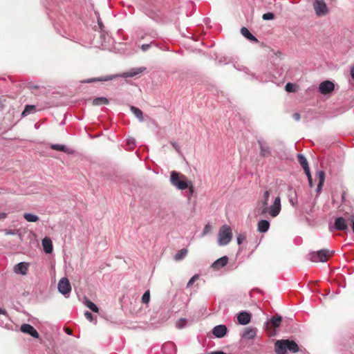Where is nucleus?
<instances>
[{
  "mask_svg": "<svg viewBox=\"0 0 354 354\" xmlns=\"http://www.w3.org/2000/svg\"><path fill=\"white\" fill-rule=\"evenodd\" d=\"M146 67H139V68H133L130 69L129 71L123 73L120 75H109L106 76H102L100 77H96V78H89L85 80H83L82 82L83 83H93L95 82H106L113 80L114 78L117 77H133L134 76H136L142 72L146 71Z\"/></svg>",
  "mask_w": 354,
  "mask_h": 354,
  "instance_id": "1",
  "label": "nucleus"
},
{
  "mask_svg": "<svg viewBox=\"0 0 354 354\" xmlns=\"http://www.w3.org/2000/svg\"><path fill=\"white\" fill-rule=\"evenodd\" d=\"M274 349L277 354H286L288 352L295 353L299 351L298 344L290 339L277 340Z\"/></svg>",
  "mask_w": 354,
  "mask_h": 354,
  "instance_id": "2",
  "label": "nucleus"
},
{
  "mask_svg": "<svg viewBox=\"0 0 354 354\" xmlns=\"http://www.w3.org/2000/svg\"><path fill=\"white\" fill-rule=\"evenodd\" d=\"M170 181L173 186L180 190L187 189L189 185V181L187 180V177L176 171L171 172Z\"/></svg>",
  "mask_w": 354,
  "mask_h": 354,
  "instance_id": "3",
  "label": "nucleus"
},
{
  "mask_svg": "<svg viewBox=\"0 0 354 354\" xmlns=\"http://www.w3.org/2000/svg\"><path fill=\"white\" fill-rule=\"evenodd\" d=\"M232 232L230 227L227 225H223L218 234V244L220 246L227 245L232 240Z\"/></svg>",
  "mask_w": 354,
  "mask_h": 354,
  "instance_id": "4",
  "label": "nucleus"
},
{
  "mask_svg": "<svg viewBox=\"0 0 354 354\" xmlns=\"http://www.w3.org/2000/svg\"><path fill=\"white\" fill-rule=\"evenodd\" d=\"M334 250L322 249L316 252L309 253L310 260L313 262H326L329 256L334 254Z\"/></svg>",
  "mask_w": 354,
  "mask_h": 354,
  "instance_id": "5",
  "label": "nucleus"
},
{
  "mask_svg": "<svg viewBox=\"0 0 354 354\" xmlns=\"http://www.w3.org/2000/svg\"><path fill=\"white\" fill-rule=\"evenodd\" d=\"M281 209V198L279 196H277L274 200L272 205L270 206L267 205V208L263 207L261 209V213L268 214L272 217H276L277 216Z\"/></svg>",
  "mask_w": 354,
  "mask_h": 354,
  "instance_id": "6",
  "label": "nucleus"
},
{
  "mask_svg": "<svg viewBox=\"0 0 354 354\" xmlns=\"http://www.w3.org/2000/svg\"><path fill=\"white\" fill-rule=\"evenodd\" d=\"M58 290L59 292L65 296L68 297L71 291V286L68 279L66 277L62 278L58 283Z\"/></svg>",
  "mask_w": 354,
  "mask_h": 354,
  "instance_id": "7",
  "label": "nucleus"
},
{
  "mask_svg": "<svg viewBox=\"0 0 354 354\" xmlns=\"http://www.w3.org/2000/svg\"><path fill=\"white\" fill-rule=\"evenodd\" d=\"M257 143L260 148V156L266 157L271 153V149L268 144L261 137L257 138Z\"/></svg>",
  "mask_w": 354,
  "mask_h": 354,
  "instance_id": "8",
  "label": "nucleus"
},
{
  "mask_svg": "<svg viewBox=\"0 0 354 354\" xmlns=\"http://www.w3.org/2000/svg\"><path fill=\"white\" fill-rule=\"evenodd\" d=\"M313 6L318 16L324 15L328 12L326 4L324 0H316Z\"/></svg>",
  "mask_w": 354,
  "mask_h": 354,
  "instance_id": "9",
  "label": "nucleus"
},
{
  "mask_svg": "<svg viewBox=\"0 0 354 354\" xmlns=\"http://www.w3.org/2000/svg\"><path fill=\"white\" fill-rule=\"evenodd\" d=\"M287 197L290 205L295 207L298 203V197L296 189L292 186H289L288 188Z\"/></svg>",
  "mask_w": 354,
  "mask_h": 354,
  "instance_id": "10",
  "label": "nucleus"
},
{
  "mask_svg": "<svg viewBox=\"0 0 354 354\" xmlns=\"http://www.w3.org/2000/svg\"><path fill=\"white\" fill-rule=\"evenodd\" d=\"M335 88V84L329 81L322 82L319 86V91L322 94L326 95L332 92Z\"/></svg>",
  "mask_w": 354,
  "mask_h": 354,
  "instance_id": "11",
  "label": "nucleus"
},
{
  "mask_svg": "<svg viewBox=\"0 0 354 354\" xmlns=\"http://www.w3.org/2000/svg\"><path fill=\"white\" fill-rule=\"evenodd\" d=\"M282 321V317L279 315H277L275 316H272L270 319H269L265 324L266 327L267 328H278Z\"/></svg>",
  "mask_w": 354,
  "mask_h": 354,
  "instance_id": "12",
  "label": "nucleus"
},
{
  "mask_svg": "<svg viewBox=\"0 0 354 354\" xmlns=\"http://www.w3.org/2000/svg\"><path fill=\"white\" fill-rule=\"evenodd\" d=\"M21 331L24 333H27L34 338L39 337V333L36 329L28 324H23L21 326Z\"/></svg>",
  "mask_w": 354,
  "mask_h": 354,
  "instance_id": "13",
  "label": "nucleus"
},
{
  "mask_svg": "<svg viewBox=\"0 0 354 354\" xmlns=\"http://www.w3.org/2000/svg\"><path fill=\"white\" fill-rule=\"evenodd\" d=\"M227 333V328L226 326L223 324H219L216 326L212 329V334L217 338H222Z\"/></svg>",
  "mask_w": 354,
  "mask_h": 354,
  "instance_id": "14",
  "label": "nucleus"
},
{
  "mask_svg": "<svg viewBox=\"0 0 354 354\" xmlns=\"http://www.w3.org/2000/svg\"><path fill=\"white\" fill-rule=\"evenodd\" d=\"M336 230L344 231L348 230V225L344 218L340 216L337 218L334 222V226L333 227Z\"/></svg>",
  "mask_w": 354,
  "mask_h": 354,
  "instance_id": "15",
  "label": "nucleus"
},
{
  "mask_svg": "<svg viewBox=\"0 0 354 354\" xmlns=\"http://www.w3.org/2000/svg\"><path fill=\"white\" fill-rule=\"evenodd\" d=\"M237 320L240 324L246 325L251 320V315L246 311H242L238 314Z\"/></svg>",
  "mask_w": 354,
  "mask_h": 354,
  "instance_id": "16",
  "label": "nucleus"
},
{
  "mask_svg": "<svg viewBox=\"0 0 354 354\" xmlns=\"http://www.w3.org/2000/svg\"><path fill=\"white\" fill-rule=\"evenodd\" d=\"M228 263V257L223 256L216 260L211 266V268L214 270H219L227 265Z\"/></svg>",
  "mask_w": 354,
  "mask_h": 354,
  "instance_id": "17",
  "label": "nucleus"
},
{
  "mask_svg": "<svg viewBox=\"0 0 354 354\" xmlns=\"http://www.w3.org/2000/svg\"><path fill=\"white\" fill-rule=\"evenodd\" d=\"M29 264L26 262H20L15 266L14 272L17 274L25 275L27 273Z\"/></svg>",
  "mask_w": 354,
  "mask_h": 354,
  "instance_id": "18",
  "label": "nucleus"
},
{
  "mask_svg": "<svg viewBox=\"0 0 354 354\" xmlns=\"http://www.w3.org/2000/svg\"><path fill=\"white\" fill-rule=\"evenodd\" d=\"M270 227V222L268 220H261L258 222L257 230L261 233H266Z\"/></svg>",
  "mask_w": 354,
  "mask_h": 354,
  "instance_id": "19",
  "label": "nucleus"
},
{
  "mask_svg": "<svg viewBox=\"0 0 354 354\" xmlns=\"http://www.w3.org/2000/svg\"><path fill=\"white\" fill-rule=\"evenodd\" d=\"M42 245L44 250L46 254H50L53 252V243L50 239L47 237L44 238L42 240Z\"/></svg>",
  "mask_w": 354,
  "mask_h": 354,
  "instance_id": "20",
  "label": "nucleus"
},
{
  "mask_svg": "<svg viewBox=\"0 0 354 354\" xmlns=\"http://www.w3.org/2000/svg\"><path fill=\"white\" fill-rule=\"evenodd\" d=\"M257 334V330L254 328H247L245 329L243 333L242 334V337L246 339H253Z\"/></svg>",
  "mask_w": 354,
  "mask_h": 354,
  "instance_id": "21",
  "label": "nucleus"
},
{
  "mask_svg": "<svg viewBox=\"0 0 354 354\" xmlns=\"http://www.w3.org/2000/svg\"><path fill=\"white\" fill-rule=\"evenodd\" d=\"M97 24H98V26H99V28L101 30V38L104 40V41H107L108 42H109V40L111 39V37L109 35L108 33H105L104 32V25L100 19V18L98 17H97Z\"/></svg>",
  "mask_w": 354,
  "mask_h": 354,
  "instance_id": "22",
  "label": "nucleus"
},
{
  "mask_svg": "<svg viewBox=\"0 0 354 354\" xmlns=\"http://www.w3.org/2000/svg\"><path fill=\"white\" fill-rule=\"evenodd\" d=\"M241 33L248 39L252 41H258V39L249 31L245 27H242L241 29Z\"/></svg>",
  "mask_w": 354,
  "mask_h": 354,
  "instance_id": "23",
  "label": "nucleus"
},
{
  "mask_svg": "<svg viewBox=\"0 0 354 354\" xmlns=\"http://www.w3.org/2000/svg\"><path fill=\"white\" fill-rule=\"evenodd\" d=\"M36 111L35 105L27 104L25 106L24 111L21 113L22 117H26L31 113H33Z\"/></svg>",
  "mask_w": 354,
  "mask_h": 354,
  "instance_id": "24",
  "label": "nucleus"
},
{
  "mask_svg": "<svg viewBox=\"0 0 354 354\" xmlns=\"http://www.w3.org/2000/svg\"><path fill=\"white\" fill-rule=\"evenodd\" d=\"M130 109H131V111L139 120L140 122L144 121L143 113L140 109H138V107H136L134 106H131L130 107Z\"/></svg>",
  "mask_w": 354,
  "mask_h": 354,
  "instance_id": "25",
  "label": "nucleus"
},
{
  "mask_svg": "<svg viewBox=\"0 0 354 354\" xmlns=\"http://www.w3.org/2000/svg\"><path fill=\"white\" fill-rule=\"evenodd\" d=\"M188 250L186 248H183L177 252V253L174 255V259L175 261H181L183 260L187 254Z\"/></svg>",
  "mask_w": 354,
  "mask_h": 354,
  "instance_id": "26",
  "label": "nucleus"
},
{
  "mask_svg": "<svg viewBox=\"0 0 354 354\" xmlns=\"http://www.w3.org/2000/svg\"><path fill=\"white\" fill-rule=\"evenodd\" d=\"M84 304L91 311H93L94 313H97L98 312L97 306L94 303H93L91 301H90L88 299L85 297L84 298Z\"/></svg>",
  "mask_w": 354,
  "mask_h": 354,
  "instance_id": "27",
  "label": "nucleus"
},
{
  "mask_svg": "<svg viewBox=\"0 0 354 354\" xmlns=\"http://www.w3.org/2000/svg\"><path fill=\"white\" fill-rule=\"evenodd\" d=\"M297 160L303 169L308 168L309 167L308 162L304 155L299 153L297 155Z\"/></svg>",
  "mask_w": 354,
  "mask_h": 354,
  "instance_id": "28",
  "label": "nucleus"
},
{
  "mask_svg": "<svg viewBox=\"0 0 354 354\" xmlns=\"http://www.w3.org/2000/svg\"><path fill=\"white\" fill-rule=\"evenodd\" d=\"M270 192L269 190H266L263 193V198L261 201V204L262 205L261 209L263 207L267 208V205H268V201L270 197Z\"/></svg>",
  "mask_w": 354,
  "mask_h": 354,
  "instance_id": "29",
  "label": "nucleus"
},
{
  "mask_svg": "<svg viewBox=\"0 0 354 354\" xmlns=\"http://www.w3.org/2000/svg\"><path fill=\"white\" fill-rule=\"evenodd\" d=\"M147 32H145L142 29H138L135 31L134 36L138 40H142L147 36Z\"/></svg>",
  "mask_w": 354,
  "mask_h": 354,
  "instance_id": "30",
  "label": "nucleus"
},
{
  "mask_svg": "<svg viewBox=\"0 0 354 354\" xmlns=\"http://www.w3.org/2000/svg\"><path fill=\"white\" fill-rule=\"evenodd\" d=\"M24 218L28 222H36L39 220V216L31 213H25Z\"/></svg>",
  "mask_w": 354,
  "mask_h": 354,
  "instance_id": "31",
  "label": "nucleus"
},
{
  "mask_svg": "<svg viewBox=\"0 0 354 354\" xmlns=\"http://www.w3.org/2000/svg\"><path fill=\"white\" fill-rule=\"evenodd\" d=\"M109 103V100L106 97H97L93 100V104L94 105L100 106L103 104H107Z\"/></svg>",
  "mask_w": 354,
  "mask_h": 354,
  "instance_id": "32",
  "label": "nucleus"
},
{
  "mask_svg": "<svg viewBox=\"0 0 354 354\" xmlns=\"http://www.w3.org/2000/svg\"><path fill=\"white\" fill-rule=\"evenodd\" d=\"M50 147L52 149L59 151H63V152L68 151V149L64 145L53 144Z\"/></svg>",
  "mask_w": 354,
  "mask_h": 354,
  "instance_id": "33",
  "label": "nucleus"
},
{
  "mask_svg": "<svg viewBox=\"0 0 354 354\" xmlns=\"http://www.w3.org/2000/svg\"><path fill=\"white\" fill-rule=\"evenodd\" d=\"M151 46H158V44L154 41H151L149 44H145L141 45L140 49L143 52L147 51Z\"/></svg>",
  "mask_w": 354,
  "mask_h": 354,
  "instance_id": "34",
  "label": "nucleus"
},
{
  "mask_svg": "<svg viewBox=\"0 0 354 354\" xmlns=\"http://www.w3.org/2000/svg\"><path fill=\"white\" fill-rule=\"evenodd\" d=\"M150 301V292L149 290H147L142 297V303L144 304H147Z\"/></svg>",
  "mask_w": 354,
  "mask_h": 354,
  "instance_id": "35",
  "label": "nucleus"
},
{
  "mask_svg": "<svg viewBox=\"0 0 354 354\" xmlns=\"http://www.w3.org/2000/svg\"><path fill=\"white\" fill-rule=\"evenodd\" d=\"M285 89L288 92H295L296 91V85L295 84L288 82L286 84Z\"/></svg>",
  "mask_w": 354,
  "mask_h": 354,
  "instance_id": "36",
  "label": "nucleus"
},
{
  "mask_svg": "<svg viewBox=\"0 0 354 354\" xmlns=\"http://www.w3.org/2000/svg\"><path fill=\"white\" fill-rule=\"evenodd\" d=\"M199 278V274H194L189 280V281L187 282V288H190L193 284L194 283L198 280Z\"/></svg>",
  "mask_w": 354,
  "mask_h": 354,
  "instance_id": "37",
  "label": "nucleus"
},
{
  "mask_svg": "<svg viewBox=\"0 0 354 354\" xmlns=\"http://www.w3.org/2000/svg\"><path fill=\"white\" fill-rule=\"evenodd\" d=\"M317 177L319 178V183H324L325 180V173L324 171L320 170L317 173Z\"/></svg>",
  "mask_w": 354,
  "mask_h": 354,
  "instance_id": "38",
  "label": "nucleus"
},
{
  "mask_svg": "<svg viewBox=\"0 0 354 354\" xmlns=\"http://www.w3.org/2000/svg\"><path fill=\"white\" fill-rule=\"evenodd\" d=\"M167 348H169V349H173V350H174V351H175L174 346V344H173L172 343H171V342L167 343V344H164V345H163V346H162V351H163V352L165 353V354H167V353H166V349H167Z\"/></svg>",
  "mask_w": 354,
  "mask_h": 354,
  "instance_id": "39",
  "label": "nucleus"
},
{
  "mask_svg": "<svg viewBox=\"0 0 354 354\" xmlns=\"http://www.w3.org/2000/svg\"><path fill=\"white\" fill-rule=\"evenodd\" d=\"M274 17V15L272 12H266L263 15L262 18L264 20H272Z\"/></svg>",
  "mask_w": 354,
  "mask_h": 354,
  "instance_id": "40",
  "label": "nucleus"
},
{
  "mask_svg": "<svg viewBox=\"0 0 354 354\" xmlns=\"http://www.w3.org/2000/svg\"><path fill=\"white\" fill-rule=\"evenodd\" d=\"M245 239V234L244 233L239 234L236 238V241H237L238 245H241L244 241Z\"/></svg>",
  "mask_w": 354,
  "mask_h": 354,
  "instance_id": "41",
  "label": "nucleus"
},
{
  "mask_svg": "<svg viewBox=\"0 0 354 354\" xmlns=\"http://www.w3.org/2000/svg\"><path fill=\"white\" fill-rule=\"evenodd\" d=\"M147 32V36H149L151 38L156 39L158 37V34L156 30H148Z\"/></svg>",
  "mask_w": 354,
  "mask_h": 354,
  "instance_id": "42",
  "label": "nucleus"
},
{
  "mask_svg": "<svg viewBox=\"0 0 354 354\" xmlns=\"http://www.w3.org/2000/svg\"><path fill=\"white\" fill-rule=\"evenodd\" d=\"M127 145L130 147V148H132L135 146L136 145V140L133 138H129L127 140Z\"/></svg>",
  "mask_w": 354,
  "mask_h": 354,
  "instance_id": "43",
  "label": "nucleus"
},
{
  "mask_svg": "<svg viewBox=\"0 0 354 354\" xmlns=\"http://www.w3.org/2000/svg\"><path fill=\"white\" fill-rule=\"evenodd\" d=\"M210 230H211L210 225L209 224L206 225L203 230L202 234H201L202 236H204L206 234H207L210 232Z\"/></svg>",
  "mask_w": 354,
  "mask_h": 354,
  "instance_id": "44",
  "label": "nucleus"
},
{
  "mask_svg": "<svg viewBox=\"0 0 354 354\" xmlns=\"http://www.w3.org/2000/svg\"><path fill=\"white\" fill-rule=\"evenodd\" d=\"M186 319H180V320H178V322H177V327L178 328H182L185 326V324H186Z\"/></svg>",
  "mask_w": 354,
  "mask_h": 354,
  "instance_id": "45",
  "label": "nucleus"
},
{
  "mask_svg": "<svg viewBox=\"0 0 354 354\" xmlns=\"http://www.w3.org/2000/svg\"><path fill=\"white\" fill-rule=\"evenodd\" d=\"M84 316L90 322H93V315L91 313L88 312V311H86L84 313Z\"/></svg>",
  "mask_w": 354,
  "mask_h": 354,
  "instance_id": "46",
  "label": "nucleus"
},
{
  "mask_svg": "<svg viewBox=\"0 0 354 354\" xmlns=\"http://www.w3.org/2000/svg\"><path fill=\"white\" fill-rule=\"evenodd\" d=\"M145 14L149 17L151 19H156V13L154 12L153 11H148V12H145Z\"/></svg>",
  "mask_w": 354,
  "mask_h": 354,
  "instance_id": "47",
  "label": "nucleus"
},
{
  "mask_svg": "<svg viewBox=\"0 0 354 354\" xmlns=\"http://www.w3.org/2000/svg\"><path fill=\"white\" fill-rule=\"evenodd\" d=\"M304 170L305 171V174L307 176L308 180L312 179V176H311V174H310V167H308V168L304 169Z\"/></svg>",
  "mask_w": 354,
  "mask_h": 354,
  "instance_id": "48",
  "label": "nucleus"
},
{
  "mask_svg": "<svg viewBox=\"0 0 354 354\" xmlns=\"http://www.w3.org/2000/svg\"><path fill=\"white\" fill-rule=\"evenodd\" d=\"M304 170L305 171V174L307 176L308 180L312 179V176H311V174H310V167H308V168L304 169Z\"/></svg>",
  "mask_w": 354,
  "mask_h": 354,
  "instance_id": "49",
  "label": "nucleus"
},
{
  "mask_svg": "<svg viewBox=\"0 0 354 354\" xmlns=\"http://www.w3.org/2000/svg\"><path fill=\"white\" fill-rule=\"evenodd\" d=\"M189 187H187L189 189V197H190L193 193H194V187L192 185V183L189 181Z\"/></svg>",
  "mask_w": 354,
  "mask_h": 354,
  "instance_id": "50",
  "label": "nucleus"
},
{
  "mask_svg": "<svg viewBox=\"0 0 354 354\" xmlns=\"http://www.w3.org/2000/svg\"><path fill=\"white\" fill-rule=\"evenodd\" d=\"M0 314L3 315L7 320H9L8 315L5 309L0 308Z\"/></svg>",
  "mask_w": 354,
  "mask_h": 354,
  "instance_id": "51",
  "label": "nucleus"
},
{
  "mask_svg": "<svg viewBox=\"0 0 354 354\" xmlns=\"http://www.w3.org/2000/svg\"><path fill=\"white\" fill-rule=\"evenodd\" d=\"M171 145L173 146V147L177 151H180V147L178 146V144L176 142H171Z\"/></svg>",
  "mask_w": 354,
  "mask_h": 354,
  "instance_id": "52",
  "label": "nucleus"
},
{
  "mask_svg": "<svg viewBox=\"0 0 354 354\" xmlns=\"http://www.w3.org/2000/svg\"><path fill=\"white\" fill-rule=\"evenodd\" d=\"M292 118H294V120H295L296 121H299L300 120V114L299 113H295L293 115H292Z\"/></svg>",
  "mask_w": 354,
  "mask_h": 354,
  "instance_id": "53",
  "label": "nucleus"
},
{
  "mask_svg": "<svg viewBox=\"0 0 354 354\" xmlns=\"http://www.w3.org/2000/svg\"><path fill=\"white\" fill-rule=\"evenodd\" d=\"M324 183H319L316 189L317 192H319L322 187H323Z\"/></svg>",
  "mask_w": 354,
  "mask_h": 354,
  "instance_id": "54",
  "label": "nucleus"
},
{
  "mask_svg": "<svg viewBox=\"0 0 354 354\" xmlns=\"http://www.w3.org/2000/svg\"><path fill=\"white\" fill-rule=\"evenodd\" d=\"M7 217V214L5 212H0V221L4 220Z\"/></svg>",
  "mask_w": 354,
  "mask_h": 354,
  "instance_id": "55",
  "label": "nucleus"
},
{
  "mask_svg": "<svg viewBox=\"0 0 354 354\" xmlns=\"http://www.w3.org/2000/svg\"><path fill=\"white\" fill-rule=\"evenodd\" d=\"M351 75L354 80V65L351 68Z\"/></svg>",
  "mask_w": 354,
  "mask_h": 354,
  "instance_id": "56",
  "label": "nucleus"
},
{
  "mask_svg": "<svg viewBox=\"0 0 354 354\" xmlns=\"http://www.w3.org/2000/svg\"><path fill=\"white\" fill-rule=\"evenodd\" d=\"M211 354H226V353L223 351H213L211 353Z\"/></svg>",
  "mask_w": 354,
  "mask_h": 354,
  "instance_id": "57",
  "label": "nucleus"
},
{
  "mask_svg": "<svg viewBox=\"0 0 354 354\" xmlns=\"http://www.w3.org/2000/svg\"><path fill=\"white\" fill-rule=\"evenodd\" d=\"M308 180L309 186H310V187H313L314 186L313 183V179Z\"/></svg>",
  "mask_w": 354,
  "mask_h": 354,
  "instance_id": "58",
  "label": "nucleus"
},
{
  "mask_svg": "<svg viewBox=\"0 0 354 354\" xmlns=\"http://www.w3.org/2000/svg\"><path fill=\"white\" fill-rule=\"evenodd\" d=\"M8 234H15V232H14L13 231H12V230H9V231L8 232Z\"/></svg>",
  "mask_w": 354,
  "mask_h": 354,
  "instance_id": "59",
  "label": "nucleus"
},
{
  "mask_svg": "<svg viewBox=\"0 0 354 354\" xmlns=\"http://www.w3.org/2000/svg\"><path fill=\"white\" fill-rule=\"evenodd\" d=\"M252 79L255 78V75L254 74L252 75Z\"/></svg>",
  "mask_w": 354,
  "mask_h": 354,
  "instance_id": "60",
  "label": "nucleus"
},
{
  "mask_svg": "<svg viewBox=\"0 0 354 354\" xmlns=\"http://www.w3.org/2000/svg\"><path fill=\"white\" fill-rule=\"evenodd\" d=\"M66 333H68V335L71 334V333H69V330H67Z\"/></svg>",
  "mask_w": 354,
  "mask_h": 354,
  "instance_id": "61",
  "label": "nucleus"
},
{
  "mask_svg": "<svg viewBox=\"0 0 354 354\" xmlns=\"http://www.w3.org/2000/svg\"><path fill=\"white\" fill-rule=\"evenodd\" d=\"M66 333H68V335L71 334V333H69V330H67Z\"/></svg>",
  "mask_w": 354,
  "mask_h": 354,
  "instance_id": "62",
  "label": "nucleus"
}]
</instances>
